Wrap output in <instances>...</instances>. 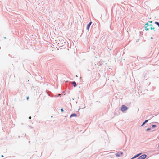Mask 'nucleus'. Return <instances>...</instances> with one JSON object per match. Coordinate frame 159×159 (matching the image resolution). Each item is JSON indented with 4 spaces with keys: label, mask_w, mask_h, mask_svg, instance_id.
Instances as JSON below:
<instances>
[{
    "label": "nucleus",
    "mask_w": 159,
    "mask_h": 159,
    "mask_svg": "<svg viewBox=\"0 0 159 159\" xmlns=\"http://www.w3.org/2000/svg\"><path fill=\"white\" fill-rule=\"evenodd\" d=\"M127 109V107L125 105H122L121 108V110L123 112Z\"/></svg>",
    "instance_id": "nucleus-1"
},
{
    "label": "nucleus",
    "mask_w": 159,
    "mask_h": 159,
    "mask_svg": "<svg viewBox=\"0 0 159 159\" xmlns=\"http://www.w3.org/2000/svg\"><path fill=\"white\" fill-rule=\"evenodd\" d=\"M146 157V155L145 154L143 155L139 156L137 159H144Z\"/></svg>",
    "instance_id": "nucleus-2"
},
{
    "label": "nucleus",
    "mask_w": 159,
    "mask_h": 159,
    "mask_svg": "<svg viewBox=\"0 0 159 159\" xmlns=\"http://www.w3.org/2000/svg\"><path fill=\"white\" fill-rule=\"evenodd\" d=\"M148 26V23H147L145 25V30H149V29L148 28H147V27Z\"/></svg>",
    "instance_id": "nucleus-3"
},
{
    "label": "nucleus",
    "mask_w": 159,
    "mask_h": 159,
    "mask_svg": "<svg viewBox=\"0 0 159 159\" xmlns=\"http://www.w3.org/2000/svg\"><path fill=\"white\" fill-rule=\"evenodd\" d=\"M92 24V22H90L88 24L87 26V29L88 30H89V27Z\"/></svg>",
    "instance_id": "nucleus-4"
},
{
    "label": "nucleus",
    "mask_w": 159,
    "mask_h": 159,
    "mask_svg": "<svg viewBox=\"0 0 159 159\" xmlns=\"http://www.w3.org/2000/svg\"><path fill=\"white\" fill-rule=\"evenodd\" d=\"M77 116V115L76 114L73 113L70 116V117L71 118L73 117H76Z\"/></svg>",
    "instance_id": "nucleus-5"
},
{
    "label": "nucleus",
    "mask_w": 159,
    "mask_h": 159,
    "mask_svg": "<svg viewBox=\"0 0 159 159\" xmlns=\"http://www.w3.org/2000/svg\"><path fill=\"white\" fill-rule=\"evenodd\" d=\"M141 154V153H140V154H138L135 156H134V157H133L131 159H133L134 158H135L137 157H138L140 154Z\"/></svg>",
    "instance_id": "nucleus-6"
},
{
    "label": "nucleus",
    "mask_w": 159,
    "mask_h": 159,
    "mask_svg": "<svg viewBox=\"0 0 159 159\" xmlns=\"http://www.w3.org/2000/svg\"><path fill=\"white\" fill-rule=\"evenodd\" d=\"M72 84L73 85L74 87H75L76 86V84L75 82L73 81L72 82Z\"/></svg>",
    "instance_id": "nucleus-7"
},
{
    "label": "nucleus",
    "mask_w": 159,
    "mask_h": 159,
    "mask_svg": "<svg viewBox=\"0 0 159 159\" xmlns=\"http://www.w3.org/2000/svg\"><path fill=\"white\" fill-rule=\"evenodd\" d=\"M149 26H150L151 27H150V29L151 30H154L155 29V28L154 27H152V25H150Z\"/></svg>",
    "instance_id": "nucleus-8"
},
{
    "label": "nucleus",
    "mask_w": 159,
    "mask_h": 159,
    "mask_svg": "<svg viewBox=\"0 0 159 159\" xmlns=\"http://www.w3.org/2000/svg\"><path fill=\"white\" fill-rule=\"evenodd\" d=\"M155 23L158 25V26L159 27V23L157 22H156Z\"/></svg>",
    "instance_id": "nucleus-9"
},
{
    "label": "nucleus",
    "mask_w": 159,
    "mask_h": 159,
    "mask_svg": "<svg viewBox=\"0 0 159 159\" xmlns=\"http://www.w3.org/2000/svg\"><path fill=\"white\" fill-rule=\"evenodd\" d=\"M116 156H118V157H119L120 156V155L118 154V153H116Z\"/></svg>",
    "instance_id": "nucleus-10"
},
{
    "label": "nucleus",
    "mask_w": 159,
    "mask_h": 159,
    "mask_svg": "<svg viewBox=\"0 0 159 159\" xmlns=\"http://www.w3.org/2000/svg\"><path fill=\"white\" fill-rule=\"evenodd\" d=\"M152 127L153 128L154 127H156V125H152Z\"/></svg>",
    "instance_id": "nucleus-11"
},
{
    "label": "nucleus",
    "mask_w": 159,
    "mask_h": 159,
    "mask_svg": "<svg viewBox=\"0 0 159 159\" xmlns=\"http://www.w3.org/2000/svg\"><path fill=\"white\" fill-rule=\"evenodd\" d=\"M148 121V120H146L144 122L145 123H146Z\"/></svg>",
    "instance_id": "nucleus-12"
},
{
    "label": "nucleus",
    "mask_w": 159,
    "mask_h": 159,
    "mask_svg": "<svg viewBox=\"0 0 159 159\" xmlns=\"http://www.w3.org/2000/svg\"><path fill=\"white\" fill-rule=\"evenodd\" d=\"M61 112H63V109L61 108Z\"/></svg>",
    "instance_id": "nucleus-13"
},
{
    "label": "nucleus",
    "mask_w": 159,
    "mask_h": 159,
    "mask_svg": "<svg viewBox=\"0 0 159 159\" xmlns=\"http://www.w3.org/2000/svg\"><path fill=\"white\" fill-rule=\"evenodd\" d=\"M150 129H150V128H148V129H147V131H148V130H150Z\"/></svg>",
    "instance_id": "nucleus-14"
},
{
    "label": "nucleus",
    "mask_w": 159,
    "mask_h": 159,
    "mask_svg": "<svg viewBox=\"0 0 159 159\" xmlns=\"http://www.w3.org/2000/svg\"><path fill=\"white\" fill-rule=\"evenodd\" d=\"M145 123H144V122L143 124H142V125H141L142 126H143Z\"/></svg>",
    "instance_id": "nucleus-15"
},
{
    "label": "nucleus",
    "mask_w": 159,
    "mask_h": 159,
    "mask_svg": "<svg viewBox=\"0 0 159 159\" xmlns=\"http://www.w3.org/2000/svg\"><path fill=\"white\" fill-rule=\"evenodd\" d=\"M28 99H29V97H27V100H28Z\"/></svg>",
    "instance_id": "nucleus-16"
},
{
    "label": "nucleus",
    "mask_w": 159,
    "mask_h": 159,
    "mask_svg": "<svg viewBox=\"0 0 159 159\" xmlns=\"http://www.w3.org/2000/svg\"><path fill=\"white\" fill-rule=\"evenodd\" d=\"M29 118V119H31V116H30Z\"/></svg>",
    "instance_id": "nucleus-17"
},
{
    "label": "nucleus",
    "mask_w": 159,
    "mask_h": 159,
    "mask_svg": "<svg viewBox=\"0 0 159 159\" xmlns=\"http://www.w3.org/2000/svg\"><path fill=\"white\" fill-rule=\"evenodd\" d=\"M120 153H121V155H122V154H123V153H122V152H121Z\"/></svg>",
    "instance_id": "nucleus-18"
},
{
    "label": "nucleus",
    "mask_w": 159,
    "mask_h": 159,
    "mask_svg": "<svg viewBox=\"0 0 159 159\" xmlns=\"http://www.w3.org/2000/svg\"><path fill=\"white\" fill-rule=\"evenodd\" d=\"M149 22H150V23H152V21H149Z\"/></svg>",
    "instance_id": "nucleus-19"
},
{
    "label": "nucleus",
    "mask_w": 159,
    "mask_h": 159,
    "mask_svg": "<svg viewBox=\"0 0 159 159\" xmlns=\"http://www.w3.org/2000/svg\"><path fill=\"white\" fill-rule=\"evenodd\" d=\"M2 157H3V155H2Z\"/></svg>",
    "instance_id": "nucleus-20"
}]
</instances>
